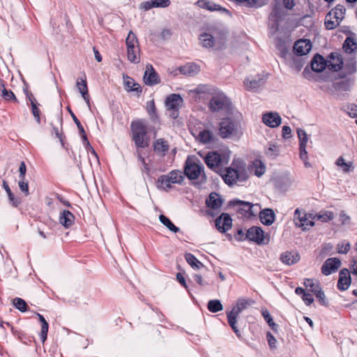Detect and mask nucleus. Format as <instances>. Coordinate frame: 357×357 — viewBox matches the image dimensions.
Segmentation results:
<instances>
[{"label": "nucleus", "instance_id": "f257e3e1", "mask_svg": "<svg viewBox=\"0 0 357 357\" xmlns=\"http://www.w3.org/2000/svg\"><path fill=\"white\" fill-rule=\"evenodd\" d=\"M342 49L344 56L342 57L341 54L338 52H332L329 54L327 63L328 68L332 71L337 72L342 69L344 61L347 62L348 67L355 70L357 50V42L355 38L349 36L344 40Z\"/></svg>", "mask_w": 357, "mask_h": 357}, {"label": "nucleus", "instance_id": "f03ea898", "mask_svg": "<svg viewBox=\"0 0 357 357\" xmlns=\"http://www.w3.org/2000/svg\"><path fill=\"white\" fill-rule=\"evenodd\" d=\"M222 176L225 182L230 186L237 182L245 181L249 177L245 162L240 158L234 159L231 166L226 168L225 173Z\"/></svg>", "mask_w": 357, "mask_h": 357}, {"label": "nucleus", "instance_id": "7ed1b4c3", "mask_svg": "<svg viewBox=\"0 0 357 357\" xmlns=\"http://www.w3.org/2000/svg\"><path fill=\"white\" fill-rule=\"evenodd\" d=\"M218 135L222 139L238 138L242 135L241 125L231 118H225L219 123Z\"/></svg>", "mask_w": 357, "mask_h": 357}, {"label": "nucleus", "instance_id": "20e7f679", "mask_svg": "<svg viewBox=\"0 0 357 357\" xmlns=\"http://www.w3.org/2000/svg\"><path fill=\"white\" fill-rule=\"evenodd\" d=\"M184 174L190 180H195L202 177V181L206 180L204 167L200 160L196 158L188 157L185 162Z\"/></svg>", "mask_w": 357, "mask_h": 357}, {"label": "nucleus", "instance_id": "39448f33", "mask_svg": "<svg viewBox=\"0 0 357 357\" xmlns=\"http://www.w3.org/2000/svg\"><path fill=\"white\" fill-rule=\"evenodd\" d=\"M184 177L178 170H172L165 175L160 176L157 181V187L165 190L172 188V184H181Z\"/></svg>", "mask_w": 357, "mask_h": 357}, {"label": "nucleus", "instance_id": "423d86ee", "mask_svg": "<svg viewBox=\"0 0 357 357\" xmlns=\"http://www.w3.org/2000/svg\"><path fill=\"white\" fill-rule=\"evenodd\" d=\"M132 139L137 147L144 148L148 146L146 139L147 131L146 126L141 121H132L131 123Z\"/></svg>", "mask_w": 357, "mask_h": 357}, {"label": "nucleus", "instance_id": "0eeeda50", "mask_svg": "<svg viewBox=\"0 0 357 357\" xmlns=\"http://www.w3.org/2000/svg\"><path fill=\"white\" fill-rule=\"evenodd\" d=\"M314 216L311 213H306L296 208L294 212V222L298 227L303 228V230L312 227L314 225Z\"/></svg>", "mask_w": 357, "mask_h": 357}, {"label": "nucleus", "instance_id": "6e6552de", "mask_svg": "<svg viewBox=\"0 0 357 357\" xmlns=\"http://www.w3.org/2000/svg\"><path fill=\"white\" fill-rule=\"evenodd\" d=\"M183 100L179 94L172 93L165 100V105L168 110L172 111L170 116L176 119L178 116V109L183 104Z\"/></svg>", "mask_w": 357, "mask_h": 357}, {"label": "nucleus", "instance_id": "1a4fd4ad", "mask_svg": "<svg viewBox=\"0 0 357 357\" xmlns=\"http://www.w3.org/2000/svg\"><path fill=\"white\" fill-rule=\"evenodd\" d=\"M231 105L230 100L224 94H217L211 99L209 108L213 112H219L227 109Z\"/></svg>", "mask_w": 357, "mask_h": 357}, {"label": "nucleus", "instance_id": "9d476101", "mask_svg": "<svg viewBox=\"0 0 357 357\" xmlns=\"http://www.w3.org/2000/svg\"><path fill=\"white\" fill-rule=\"evenodd\" d=\"M246 237L248 240L257 244H267L268 243V240L264 238V231L259 227L250 228L246 232Z\"/></svg>", "mask_w": 357, "mask_h": 357}, {"label": "nucleus", "instance_id": "9b49d317", "mask_svg": "<svg viewBox=\"0 0 357 357\" xmlns=\"http://www.w3.org/2000/svg\"><path fill=\"white\" fill-rule=\"evenodd\" d=\"M341 266V261L337 257L327 259L321 266V273L328 275L337 271Z\"/></svg>", "mask_w": 357, "mask_h": 357}, {"label": "nucleus", "instance_id": "f8f14e48", "mask_svg": "<svg viewBox=\"0 0 357 357\" xmlns=\"http://www.w3.org/2000/svg\"><path fill=\"white\" fill-rule=\"evenodd\" d=\"M204 162L211 169H215L222 164V157L218 151H210L204 157Z\"/></svg>", "mask_w": 357, "mask_h": 357}, {"label": "nucleus", "instance_id": "ddd939ff", "mask_svg": "<svg viewBox=\"0 0 357 357\" xmlns=\"http://www.w3.org/2000/svg\"><path fill=\"white\" fill-rule=\"evenodd\" d=\"M232 226V219L228 213H222L215 220V227L221 233L229 230Z\"/></svg>", "mask_w": 357, "mask_h": 357}, {"label": "nucleus", "instance_id": "4468645a", "mask_svg": "<svg viewBox=\"0 0 357 357\" xmlns=\"http://www.w3.org/2000/svg\"><path fill=\"white\" fill-rule=\"evenodd\" d=\"M199 72V66L193 63H190L174 70L172 72H171V73H172L174 76L177 75L179 73L184 75L192 77L197 75Z\"/></svg>", "mask_w": 357, "mask_h": 357}, {"label": "nucleus", "instance_id": "2eb2a0df", "mask_svg": "<svg viewBox=\"0 0 357 357\" xmlns=\"http://www.w3.org/2000/svg\"><path fill=\"white\" fill-rule=\"evenodd\" d=\"M312 49V44L310 40L301 39L297 40L294 45V50L296 54L303 56L307 54Z\"/></svg>", "mask_w": 357, "mask_h": 357}, {"label": "nucleus", "instance_id": "dca6fc26", "mask_svg": "<svg viewBox=\"0 0 357 357\" xmlns=\"http://www.w3.org/2000/svg\"><path fill=\"white\" fill-rule=\"evenodd\" d=\"M262 121L270 128H276L281 124L282 119L277 112H267L263 115Z\"/></svg>", "mask_w": 357, "mask_h": 357}, {"label": "nucleus", "instance_id": "f3484780", "mask_svg": "<svg viewBox=\"0 0 357 357\" xmlns=\"http://www.w3.org/2000/svg\"><path fill=\"white\" fill-rule=\"evenodd\" d=\"M143 78L144 83L149 86H153L160 83L158 75L151 64L146 66V70Z\"/></svg>", "mask_w": 357, "mask_h": 357}, {"label": "nucleus", "instance_id": "a211bd4d", "mask_svg": "<svg viewBox=\"0 0 357 357\" xmlns=\"http://www.w3.org/2000/svg\"><path fill=\"white\" fill-rule=\"evenodd\" d=\"M153 149L156 155L164 157L169 151V144L165 139L160 138L153 142Z\"/></svg>", "mask_w": 357, "mask_h": 357}, {"label": "nucleus", "instance_id": "6ab92c4d", "mask_svg": "<svg viewBox=\"0 0 357 357\" xmlns=\"http://www.w3.org/2000/svg\"><path fill=\"white\" fill-rule=\"evenodd\" d=\"M229 204L231 206H238V212L241 213L242 215H254L253 212L252 211V208L254 206L253 204H252L250 202L241 201L238 199H234L229 202Z\"/></svg>", "mask_w": 357, "mask_h": 357}, {"label": "nucleus", "instance_id": "aec40b11", "mask_svg": "<svg viewBox=\"0 0 357 357\" xmlns=\"http://www.w3.org/2000/svg\"><path fill=\"white\" fill-rule=\"evenodd\" d=\"M265 84V79L257 75L252 79L248 78L244 81V86L248 91H256Z\"/></svg>", "mask_w": 357, "mask_h": 357}, {"label": "nucleus", "instance_id": "412c9836", "mask_svg": "<svg viewBox=\"0 0 357 357\" xmlns=\"http://www.w3.org/2000/svg\"><path fill=\"white\" fill-rule=\"evenodd\" d=\"M351 284L350 273L348 269L343 268L340 271L337 287L340 290L344 291L349 288Z\"/></svg>", "mask_w": 357, "mask_h": 357}, {"label": "nucleus", "instance_id": "4be33fe9", "mask_svg": "<svg viewBox=\"0 0 357 357\" xmlns=\"http://www.w3.org/2000/svg\"><path fill=\"white\" fill-rule=\"evenodd\" d=\"M77 87L81 93L83 99L86 105L90 107L89 95L88 93V87L86 84V75L84 74L83 77H79L77 80Z\"/></svg>", "mask_w": 357, "mask_h": 357}, {"label": "nucleus", "instance_id": "5701e85b", "mask_svg": "<svg viewBox=\"0 0 357 357\" xmlns=\"http://www.w3.org/2000/svg\"><path fill=\"white\" fill-rule=\"evenodd\" d=\"M326 67L328 68L327 60H325L322 56L317 54L313 57L311 61V68L313 71L320 73Z\"/></svg>", "mask_w": 357, "mask_h": 357}, {"label": "nucleus", "instance_id": "b1692460", "mask_svg": "<svg viewBox=\"0 0 357 357\" xmlns=\"http://www.w3.org/2000/svg\"><path fill=\"white\" fill-rule=\"evenodd\" d=\"M196 5L201 8L206 9L209 11L228 12L227 9L223 8L220 5L208 0H199L196 2Z\"/></svg>", "mask_w": 357, "mask_h": 357}, {"label": "nucleus", "instance_id": "393cba45", "mask_svg": "<svg viewBox=\"0 0 357 357\" xmlns=\"http://www.w3.org/2000/svg\"><path fill=\"white\" fill-rule=\"evenodd\" d=\"M198 139L204 144H214L217 141V137L213 131L206 129L199 132Z\"/></svg>", "mask_w": 357, "mask_h": 357}, {"label": "nucleus", "instance_id": "a878e982", "mask_svg": "<svg viewBox=\"0 0 357 357\" xmlns=\"http://www.w3.org/2000/svg\"><path fill=\"white\" fill-rule=\"evenodd\" d=\"M275 215L271 208H265L259 213V218L263 225H271L275 220Z\"/></svg>", "mask_w": 357, "mask_h": 357}, {"label": "nucleus", "instance_id": "bb28decb", "mask_svg": "<svg viewBox=\"0 0 357 357\" xmlns=\"http://www.w3.org/2000/svg\"><path fill=\"white\" fill-rule=\"evenodd\" d=\"M280 259L284 264L291 266L300 260V255L297 252L286 251L281 254Z\"/></svg>", "mask_w": 357, "mask_h": 357}, {"label": "nucleus", "instance_id": "cd10ccee", "mask_svg": "<svg viewBox=\"0 0 357 357\" xmlns=\"http://www.w3.org/2000/svg\"><path fill=\"white\" fill-rule=\"evenodd\" d=\"M206 205L209 208L218 209L221 207L222 204V199L220 195L216 192H211L208 198L206 199Z\"/></svg>", "mask_w": 357, "mask_h": 357}, {"label": "nucleus", "instance_id": "c85d7f7f", "mask_svg": "<svg viewBox=\"0 0 357 357\" xmlns=\"http://www.w3.org/2000/svg\"><path fill=\"white\" fill-rule=\"evenodd\" d=\"M75 220L74 215L68 210H64L59 216V222L66 228L70 227Z\"/></svg>", "mask_w": 357, "mask_h": 357}, {"label": "nucleus", "instance_id": "c756f323", "mask_svg": "<svg viewBox=\"0 0 357 357\" xmlns=\"http://www.w3.org/2000/svg\"><path fill=\"white\" fill-rule=\"evenodd\" d=\"M346 9L340 4L337 5L333 9L328 12V17L333 16V18H336L339 22H341L344 17Z\"/></svg>", "mask_w": 357, "mask_h": 357}, {"label": "nucleus", "instance_id": "7c9ffc66", "mask_svg": "<svg viewBox=\"0 0 357 357\" xmlns=\"http://www.w3.org/2000/svg\"><path fill=\"white\" fill-rule=\"evenodd\" d=\"M124 84L129 91H135L137 93H141L142 89L139 84L134 81L133 79L128 77V75H123Z\"/></svg>", "mask_w": 357, "mask_h": 357}, {"label": "nucleus", "instance_id": "2f4dec72", "mask_svg": "<svg viewBox=\"0 0 357 357\" xmlns=\"http://www.w3.org/2000/svg\"><path fill=\"white\" fill-rule=\"evenodd\" d=\"M139 52V46L127 48L128 59L132 63H138L140 61Z\"/></svg>", "mask_w": 357, "mask_h": 357}, {"label": "nucleus", "instance_id": "473e14b6", "mask_svg": "<svg viewBox=\"0 0 357 357\" xmlns=\"http://www.w3.org/2000/svg\"><path fill=\"white\" fill-rule=\"evenodd\" d=\"M335 164L344 173H348L351 171H354V169L353 163L351 162H346L342 156H340L337 159Z\"/></svg>", "mask_w": 357, "mask_h": 357}, {"label": "nucleus", "instance_id": "72a5a7b5", "mask_svg": "<svg viewBox=\"0 0 357 357\" xmlns=\"http://www.w3.org/2000/svg\"><path fill=\"white\" fill-rule=\"evenodd\" d=\"M199 40L204 47L211 48L214 45V38L210 33H204L201 34Z\"/></svg>", "mask_w": 357, "mask_h": 357}, {"label": "nucleus", "instance_id": "f704fd0d", "mask_svg": "<svg viewBox=\"0 0 357 357\" xmlns=\"http://www.w3.org/2000/svg\"><path fill=\"white\" fill-rule=\"evenodd\" d=\"M248 305V302L246 299L239 298L237 301L236 305L229 312H231L232 314H236L238 316L240 313L247 307Z\"/></svg>", "mask_w": 357, "mask_h": 357}, {"label": "nucleus", "instance_id": "c9c22d12", "mask_svg": "<svg viewBox=\"0 0 357 357\" xmlns=\"http://www.w3.org/2000/svg\"><path fill=\"white\" fill-rule=\"evenodd\" d=\"M303 284L306 289L312 293H315L321 288L319 282L313 279H305Z\"/></svg>", "mask_w": 357, "mask_h": 357}, {"label": "nucleus", "instance_id": "e433bc0d", "mask_svg": "<svg viewBox=\"0 0 357 357\" xmlns=\"http://www.w3.org/2000/svg\"><path fill=\"white\" fill-rule=\"evenodd\" d=\"M185 259L187 262L195 269H199L204 266L203 264L199 261L192 254L187 253L185 255Z\"/></svg>", "mask_w": 357, "mask_h": 357}, {"label": "nucleus", "instance_id": "4c0bfd02", "mask_svg": "<svg viewBox=\"0 0 357 357\" xmlns=\"http://www.w3.org/2000/svg\"><path fill=\"white\" fill-rule=\"evenodd\" d=\"M159 220H160V222L162 225H164L165 226H166L171 231H172L174 233H176V232H178L179 231V228L176 227L172 222V221L167 217H166L165 215H160L159 216Z\"/></svg>", "mask_w": 357, "mask_h": 357}, {"label": "nucleus", "instance_id": "58836bf2", "mask_svg": "<svg viewBox=\"0 0 357 357\" xmlns=\"http://www.w3.org/2000/svg\"><path fill=\"white\" fill-rule=\"evenodd\" d=\"M1 87H2V89H1V97L5 100H7V101H10V100L17 101V98H16L14 93L12 91H10V90L6 89L5 88L3 82H2V81L1 82Z\"/></svg>", "mask_w": 357, "mask_h": 357}, {"label": "nucleus", "instance_id": "ea45409f", "mask_svg": "<svg viewBox=\"0 0 357 357\" xmlns=\"http://www.w3.org/2000/svg\"><path fill=\"white\" fill-rule=\"evenodd\" d=\"M314 219L326 222L334 218V213L331 211H321L319 213L314 215Z\"/></svg>", "mask_w": 357, "mask_h": 357}, {"label": "nucleus", "instance_id": "a19ab883", "mask_svg": "<svg viewBox=\"0 0 357 357\" xmlns=\"http://www.w3.org/2000/svg\"><path fill=\"white\" fill-rule=\"evenodd\" d=\"M237 317V315L232 314L231 312L227 313V320L229 326L231 327L236 335L240 337L241 336V333L236 326Z\"/></svg>", "mask_w": 357, "mask_h": 357}, {"label": "nucleus", "instance_id": "79ce46f5", "mask_svg": "<svg viewBox=\"0 0 357 357\" xmlns=\"http://www.w3.org/2000/svg\"><path fill=\"white\" fill-rule=\"evenodd\" d=\"M208 309L211 312H218L222 310L223 306L219 300H211L208 303Z\"/></svg>", "mask_w": 357, "mask_h": 357}, {"label": "nucleus", "instance_id": "37998d69", "mask_svg": "<svg viewBox=\"0 0 357 357\" xmlns=\"http://www.w3.org/2000/svg\"><path fill=\"white\" fill-rule=\"evenodd\" d=\"M326 28L328 30H332L336 28L340 22L336 20V18H333V16L328 17V13L326 15L325 22H324Z\"/></svg>", "mask_w": 357, "mask_h": 357}, {"label": "nucleus", "instance_id": "c03bdc74", "mask_svg": "<svg viewBox=\"0 0 357 357\" xmlns=\"http://www.w3.org/2000/svg\"><path fill=\"white\" fill-rule=\"evenodd\" d=\"M297 134L299 138V148H306L307 142L308 141V137L306 132L302 128H298L297 130Z\"/></svg>", "mask_w": 357, "mask_h": 357}, {"label": "nucleus", "instance_id": "a18cd8bd", "mask_svg": "<svg viewBox=\"0 0 357 357\" xmlns=\"http://www.w3.org/2000/svg\"><path fill=\"white\" fill-rule=\"evenodd\" d=\"M3 188L8 194L10 202L12 204L13 206L15 207L17 206L20 203V199L15 197L13 193L11 192L8 185L6 184V183H3Z\"/></svg>", "mask_w": 357, "mask_h": 357}, {"label": "nucleus", "instance_id": "49530a36", "mask_svg": "<svg viewBox=\"0 0 357 357\" xmlns=\"http://www.w3.org/2000/svg\"><path fill=\"white\" fill-rule=\"evenodd\" d=\"M127 48L138 47V40L132 31H130L126 40Z\"/></svg>", "mask_w": 357, "mask_h": 357}, {"label": "nucleus", "instance_id": "de8ad7c7", "mask_svg": "<svg viewBox=\"0 0 357 357\" xmlns=\"http://www.w3.org/2000/svg\"><path fill=\"white\" fill-rule=\"evenodd\" d=\"M13 305L20 311L24 312L26 311L27 305L26 302L20 298H15L13 301Z\"/></svg>", "mask_w": 357, "mask_h": 357}, {"label": "nucleus", "instance_id": "09e8293b", "mask_svg": "<svg viewBox=\"0 0 357 357\" xmlns=\"http://www.w3.org/2000/svg\"><path fill=\"white\" fill-rule=\"evenodd\" d=\"M255 167V174L258 177L261 176L265 173V165L260 161H256L253 163Z\"/></svg>", "mask_w": 357, "mask_h": 357}, {"label": "nucleus", "instance_id": "8fccbe9b", "mask_svg": "<svg viewBox=\"0 0 357 357\" xmlns=\"http://www.w3.org/2000/svg\"><path fill=\"white\" fill-rule=\"evenodd\" d=\"M151 6H149V8H150L151 7L166 8L169 6L170 1L169 0H151Z\"/></svg>", "mask_w": 357, "mask_h": 357}, {"label": "nucleus", "instance_id": "3c124183", "mask_svg": "<svg viewBox=\"0 0 357 357\" xmlns=\"http://www.w3.org/2000/svg\"><path fill=\"white\" fill-rule=\"evenodd\" d=\"M18 185L20 190L24 194L25 196L29 195L28 182L25 181V178H20Z\"/></svg>", "mask_w": 357, "mask_h": 357}, {"label": "nucleus", "instance_id": "603ef678", "mask_svg": "<svg viewBox=\"0 0 357 357\" xmlns=\"http://www.w3.org/2000/svg\"><path fill=\"white\" fill-rule=\"evenodd\" d=\"M49 329L48 323H45L41 325V332L40 334V340L43 342L47 340V333Z\"/></svg>", "mask_w": 357, "mask_h": 357}, {"label": "nucleus", "instance_id": "864d4df0", "mask_svg": "<svg viewBox=\"0 0 357 357\" xmlns=\"http://www.w3.org/2000/svg\"><path fill=\"white\" fill-rule=\"evenodd\" d=\"M337 249L338 253L346 254L350 250V243L348 242H347V243L343 242L342 243H339V244H337Z\"/></svg>", "mask_w": 357, "mask_h": 357}, {"label": "nucleus", "instance_id": "5fc2aeb1", "mask_svg": "<svg viewBox=\"0 0 357 357\" xmlns=\"http://www.w3.org/2000/svg\"><path fill=\"white\" fill-rule=\"evenodd\" d=\"M262 315L268 324L272 328V329L274 330V327L276 326V324L273 322V320L269 312L267 310L263 311Z\"/></svg>", "mask_w": 357, "mask_h": 357}, {"label": "nucleus", "instance_id": "6e6d98bb", "mask_svg": "<svg viewBox=\"0 0 357 357\" xmlns=\"http://www.w3.org/2000/svg\"><path fill=\"white\" fill-rule=\"evenodd\" d=\"M31 110L33 115L36 119V121L40 123V109L38 108L36 102H32Z\"/></svg>", "mask_w": 357, "mask_h": 357}, {"label": "nucleus", "instance_id": "4d7b16f0", "mask_svg": "<svg viewBox=\"0 0 357 357\" xmlns=\"http://www.w3.org/2000/svg\"><path fill=\"white\" fill-rule=\"evenodd\" d=\"M314 294L316 296V297L318 298L319 301L321 304L326 305V297L324 292L321 290V288H320L319 290H317Z\"/></svg>", "mask_w": 357, "mask_h": 357}, {"label": "nucleus", "instance_id": "13d9d810", "mask_svg": "<svg viewBox=\"0 0 357 357\" xmlns=\"http://www.w3.org/2000/svg\"><path fill=\"white\" fill-rule=\"evenodd\" d=\"M266 338H267V341L268 342V345L270 346V347L271 349L276 348L277 340L275 338V337L270 332L267 333Z\"/></svg>", "mask_w": 357, "mask_h": 357}, {"label": "nucleus", "instance_id": "bf43d9fd", "mask_svg": "<svg viewBox=\"0 0 357 357\" xmlns=\"http://www.w3.org/2000/svg\"><path fill=\"white\" fill-rule=\"evenodd\" d=\"M69 112L70 113V115H71V117H72L73 121L76 124V126L79 131V133H84V128L82 126L79 119L77 118V116L74 114V113L71 110L69 109Z\"/></svg>", "mask_w": 357, "mask_h": 357}, {"label": "nucleus", "instance_id": "052dcab7", "mask_svg": "<svg viewBox=\"0 0 357 357\" xmlns=\"http://www.w3.org/2000/svg\"><path fill=\"white\" fill-rule=\"evenodd\" d=\"M302 299L307 305H311L314 302V298L310 293L305 292L302 296Z\"/></svg>", "mask_w": 357, "mask_h": 357}, {"label": "nucleus", "instance_id": "680f3d73", "mask_svg": "<svg viewBox=\"0 0 357 357\" xmlns=\"http://www.w3.org/2000/svg\"><path fill=\"white\" fill-rule=\"evenodd\" d=\"M234 238L236 240L238 241H242L248 239L246 237V234L244 233L242 229H240L237 231L236 234L234 235Z\"/></svg>", "mask_w": 357, "mask_h": 357}, {"label": "nucleus", "instance_id": "e2e57ef3", "mask_svg": "<svg viewBox=\"0 0 357 357\" xmlns=\"http://www.w3.org/2000/svg\"><path fill=\"white\" fill-rule=\"evenodd\" d=\"M347 112L351 118L357 117V107L356 105L348 106Z\"/></svg>", "mask_w": 357, "mask_h": 357}, {"label": "nucleus", "instance_id": "0e129e2a", "mask_svg": "<svg viewBox=\"0 0 357 357\" xmlns=\"http://www.w3.org/2000/svg\"><path fill=\"white\" fill-rule=\"evenodd\" d=\"M26 172V167L24 162H21L20 167H19V178H25Z\"/></svg>", "mask_w": 357, "mask_h": 357}, {"label": "nucleus", "instance_id": "69168bd1", "mask_svg": "<svg viewBox=\"0 0 357 357\" xmlns=\"http://www.w3.org/2000/svg\"><path fill=\"white\" fill-rule=\"evenodd\" d=\"M282 137L285 139H288L291 137V130L290 127L287 126L282 127Z\"/></svg>", "mask_w": 357, "mask_h": 357}, {"label": "nucleus", "instance_id": "338daca9", "mask_svg": "<svg viewBox=\"0 0 357 357\" xmlns=\"http://www.w3.org/2000/svg\"><path fill=\"white\" fill-rule=\"evenodd\" d=\"M283 5L285 8L291 10L295 6L294 0H283Z\"/></svg>", "mask_w": 357, "mask_h": 357}, {"label": "nucleus", "instance_id": "774afa93", "mask_svg": "<svg viewBox=\"0 0 357 357\" xmlns=\"http://www.w3.org/2000/svg\"><path fill=\"white\" fill-rule=\"evenodd\" d=\"M194 280L200 285V286H205L208 284V282L204 281L202 277V275L195 274L194 276Z\"/></svg>", "mask_w": 357, "mask_h": 357}]
</instances>
